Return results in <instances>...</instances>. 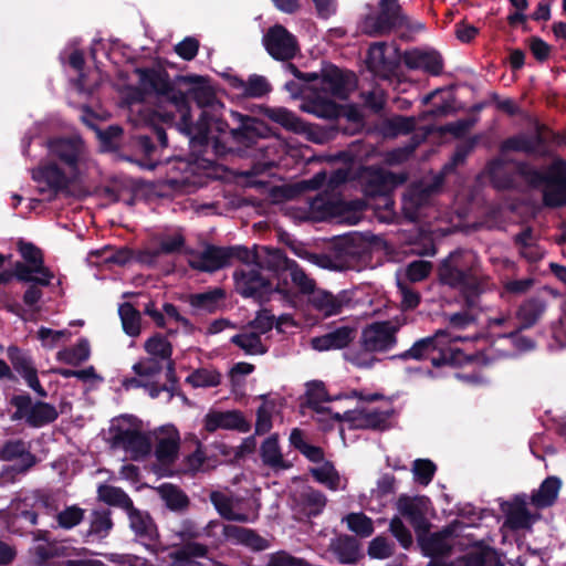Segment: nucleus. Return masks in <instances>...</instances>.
Wrapping results in <instances>:
<instances>
[{
    "mask_svg": "<svg viewBox=\"0 0 566 566\" xmlns=\"http://www.w3.org/2000/svg\"><path fill=\"white\" fill-rule=\"evenodd\" d=\"M139 87L133 90L132 99L144 101V95H155L159 102L167 103L172 109H155L150 115L148 133L136 134L132 137V146L143 155L139 166L154 170L160 164L159 149L168 146L166 129L157 122L171 125L175 123V112L179 113L178 127L185 135L191 130V107L187 101L182 84L200 81L201 75H177L174 80L164 67H136Z\"/></svg>",
    "mask_w": 566,
    "mask_h": 566,
    "instance_id": "1",
    "label": "nucleus"
},
{
    "mask_svg": "<svg viewBox=\"0 0 566 566\" xmlns=\"http://www.w3.org/2000/svg\"><path fill=\"white\" fill-rule=\"evenodd\" d=\"M230 120L201 111L186 135L192 163L202 168L211 167L216 159L224 158L242 147L251 148L270 136V127L258 117L231 111Z\"/></svg>",
    "mask_w": 566,
    "mask_h": 566,
    "instance_id": "2",
    "label": "nucleus"
},
{
    "mask_svg": "<svg viewBox=\"0 0 566 566\" xmlns=\"http://www.w3.org/2000/svg\"><path fill=\"white\" fill-rule=\"evenodd\" d=\"M437 274L442 285L458 291L464 311L450 315L454 328H464L474 322L470 313L481 308V297L494 287L492 277L484 273L479 256L467 249H457L440 261Z\"/></svg>",
    "mask_w": 566,
    "mask_h": 566,
    "instance_id": "3",
    "label": "nucleus"
},
{
    "mask_svg": "<svg viewBox=\"0 0 566 566\" xmlns=\"http://www.w3.org/2000/svg\"><path fill=\"white\" fill-rule=\"evenodd\" d=\"M516 174L533 189L542 186V201L544 207L549 209L563 208L566 206V160L559 156L555 157L544 170H541L527 161H514Z\"/></svg>",
    "mask_w": 566,
    "mask_h": 566,
    "instance_id": "4",
    "label": "nucleus"
},
{
    "mask_svg": "<svg viewBox=\"0 0 566 566\" xmlns=\"http://www.w3.org/2000/svg\"><path fill=\"white\" fill-rule=\"evenodd\" d=\"M398 327L390 321L367 324L360 333L359 347L348 348L344 359L358 368H371L379 361L375 354L391 350L397 345Z\"/></svg>",
    "mask_w": 566,
    "mask_h": 566,
    "instance_id": "5",
    "label": "nucleus"
},
{
    "mask_svg": "<svg viewBox=\"0 0 566 566\" xmlns=\"http://www.w3.org/2000/svg\"><path fill=\"white\" fill-rule=\"evenodd\" d=\"M234 290L243 298H251L260 305L270 302L274 293H279L283 298L291 297V291L287 283H277L275 286L272 281L263 276L255 268L237 269L233 272Z\"/></svg>",
    "mask_w": 566,
    "mask_h": 566,
    "instance_id": "6",
    "label": "nucleus"
},
{
    "mask_svg": "<svg viewBox=\"0 0 566 566\" xmlns=\"http://www.w3.org/2000/svg\"><path fill=\"white\" fill-rule=\"evenodd\" d=\"M406 13L399 0H379L378 11L367 14L361 22V31L369 36H386L401 29Z\"/></svg>",
    "mask_w": 566,
    "mask_h": 566,
    "instance_id": "7",
    "label": "nucleus"
},
{
    "mask_svg": "<svg viewBox=\"0 0 566 566\" xmlns=\"http://www.w3.org/2000/svg\"><path fill=\"white\" fill-rule=\"evenodd\" d=\"M19 252L24 262H15V279L20 282L34 281L46 287L54 277L53 272L44 265L43 253L32 242L20 241Z\"/></svg>",
    "mask_w": 566,
    "mask_h": 566,
    "instance_id": "8",
    "label": "nucleus"
},
{
    "mask_svg": "<svg viewBox=\"0 0 566 566\" xmlns=\"http://www.w3.org/2000/svg\"><path fill=\"white\" fill-rule=\"evenodd\" d=\"M46 147L52 161L63 166L73 176L78 172L86 154L85 143L81 136H54L48 139Z\"/></svg>",
    "mask_w": 566,
    "mask_h": 566,
    "instance_id": "9",
    "label": "nucleus"
},
{
    "mask_svg": "<svg viewBox=\"0 0 566 566\" xmlns=\"http://www.w3.org/2000/svg\"><path fill=\"white\" fill-rule=\"evenodd\" d=\"M10 405L15 408L11 419L13 421L24 419L31 428H42L59 418L55 406L42 400L33 403L31 396L27 392L12 396Z\"/></svg>",
    "mask_w": 566,
    "mask_h": 566,
    "instance_id": "10",
    "label": "nucleus"
},
{
    "mask_svg": "<svg viewBox=\"0 0 566 566\" xmlns=\"http://www.w3.org/2000/svg\"><path fill=\"white\" fill-rule=\"evenodd\" d=\"M31 178L38 184L36 190L42 196L41 200L48 202L54 201L71 185L65 170L52 160L31 169Z\"/></svg>",
    "mask_w": 566,
    "mask_h": 566,
    "instance_id": "11",
    "label": "nucleus"
},
{
    "mask_svg": "<svg viewBox=\"0 0 566 566\" xmlns=\"http://www.w3.org/2000/svg\"><path fill=\"white\" fill-rule=\"evenodd\" d=\"M367 247L358 233L336 238L329 250L328 262L338 270L355 268L365 256Z\"/></svg>",
    "mask_w": 566,
    "mask_h": 566,
    "instance_id": "12",
    "label": "nucleus"
},
{
    "mask_svg": "<svg viewBox=\"0 0 566 566\" xmlns=\"http://www.w3.org/2000/svg\"><path fill=\"white\" fill-rule=\"evenodd\" d=\"M222 527L224 541H230L237 545H243L253 552H262L269 547V542L254 530L238 526L233 524H221L219 521H210L205 527V534L208 537H214V528Z\"/></svg>",
    "mask_w": 566,
    "mask_h": 566,
    "instance_id": "13",
    "label": "nucleus"
},
{
    "mask_svg": "<svg viewBox=\"0 0 566 566\" xmlns=\"http://www.w3.org/2000/svg\"><path fill=\"white\" fill-rule=\"evenodd\" d=\"M403 177L398 176L391 171L382 169L374 170L369 174L363 186L364 195L368 199H381L384 207L388 208L389 206L394 205L391 193L397 188V186L403 182Z\"/></svg>",
    "mask_w": 566,
    "mask_h": 566,
    "instance_id": "14",
    "label": "nucleus"
},
{
    "mask_svg": "<svg viewBox=\"0 0 566 566\" xmlns=\"http://www.w3.org/2000/svg\"><path fill=\"white\" fill-rule=\"evenodd\" d=\"M266 52L277 61H289L297 52L295 36L281 24L271 27L263 36Z\"/></svg>",
    "mask_w": 566,
    "mask_h": 566,
    "instance_id": "15",
    "label": "nucleus"
},
{
    "mask_svg": "<svg viewBox=\"0 0 566 566\" xmlns=\"http://www.w3.org/2000/svg\"><path fill=\"white\" fill-rule=\"evenodd\" d=\"M431 501L426 495L409 496L401 494L397 501V510L406 517L415 532H429L430 522L427 518Z\"/></svg>",
    "mask_w": 566,
    "mask_h": 566,
    "instance_id": "16",
    "label": "nucleus"
},
{
    "mask_svg": "<svg viewBox=\"0 0 566 566\" xmlns=\"http://www.w3.org/2000/svg\"><path fill=\"white\" fill-rule=\"evenodd\" d=\"M0 459L2 461L19 460L18 463L7 467L6 474H24L36 463V457L31 453L30 446L22 439L6 441L0 447Z\"/></svg>",
    "mask_w": 566,
    "mask_h": 566,
    "instance_id": "17",
    "label": "nucleus"
},
{
    "mask_svg": "<svg viewBox=\"0 0 566 566\" xmlns=\"http://www.w3.org/2000/svg\"><path fill=\"white\" fill-rule=\"evenodd\" d=\"M394 410L356 409L344 412L349 429L386 431L390 428L389 419Z\"/></svg>",
    "mask_w": 566,
    "mask_h": 566,
    "instance_id": "18",
    "label": "nucleus"
},
{
    "mask_svg": "<svg viewBox=\"0 0 566 566\" xmlns=\"http://www.w3.org/2000/svg\"><path fill=\"white\" fill-rule=\"evenodd\" d=\"M401 59L408 70H421L432 76H439L443 72V57L436 50L413 48L406 50Z\"/></svg>",
    "mask_w": 566,
    "mask_h": 566,
    "instance_id": "19",
    "label": "nucleus"
},
{
    "mask_svg": "<svg viewBox=\"0 0 566 566\" xmlns=\"http://www.w3.org/2000/svg\"><path fill=\"white\" fill-rule=\"evenodd\" d=\"M547 300L534 295L525 298L516 308L515 317L518 322L517 332L535 326L547 311Z\"/></svg>",
    "mask_w": 566,
    "mask_h": 566,
    "instance_id": "20",
    "label": "nucleus"
},
{
    "mask_svg": "<svg viewBox=\"0 0 566 566\" xmlns=\"http://www.w3.org/2000/svg\"><path fill=\"white\" fill-rule=\"evenodd\" d=\"M114 444L122 446L132 459L139 460L151 451V441L145 433L134 429H119L113 438Z\"/></svg>",
    "mask_w": 566,
    "mask_h": 566,
    "instance_id": "21",
    "label": "nucleus"
},
{
    "mask_svg": "<svg viewBox=\"0 0 566 566\" xmlns=\"http://www.w3.org/2000/svg\"><path fill=\"white\" fill-rule=\"evenodd\" d=\"M418 545L421 553L430 558L448 557L452 553V545L448 542L451 534L449 530L439 531L436 533L417 532Z\"/></svg>",
    "mask_w": 566,
    "mask_h": 566,
    "instance_id": "22",
    "label": "nucleus"
},
{
    "mask_svg": "<svg viewBox=\"0 0 566 566\" xmlns=\"http://www.w3.org/2000/svg\"><path fill=\"white\" fill-rule=\"evenodd\" d=\"M126 513L130 530L147 547L154 545L159 539L157 525L148 512L136 509L133 505V509H129Z\"/></svg>",
    "mask_w": 566,
    "mask_h": 566,
    "instance_id": "23",
    "label": "nucleus"
},
{
    "mask_svg": "<svg viewBox=\"0 0 566 566\" xmlns=\"http://www.w3.org/2000/svg\"><path fill=\"white\" fill-rule=\"evenodd\" d=\"M357 329L355 327L344 325L328 332L324 335L313 337L311 346L317 352H327L335 349H344L356 338Z\"/></svg>",
    "mask_w": 566,
    "mask_h": 566,
    "instance_id": "24",
    "label": "nucleus"
},
{
    "mask_svg": "<svg viewBox=\"0 0 566 566\" xmlns=\"http://www.w3.org/2000/svg\"><path fill=\"white\" fill-rule=\"evenodd\" d=\"M310 304L324 316L337 315L343 307L350 302L347 291H340L338 294L319 289H314L308 297Z\"/></svg>",
    "mask_w": 566,
    "mask_h": 566,
    "instance_id": "25",
    "label": "nucleus"
},
{
    "mask_svg": "<svg viewBox=\"0 0 566 566\" xmlns=\"http://www.w3.org/2000/svg\"><path fill=\"white\" fill-rule=\"evenodd\" d=\"M354 77L353 72H345L334 64H326L322 67L321 80L324 88L333 96L346 99L350 90L348 88L349 80Z\"/></svg>",
    "mask_w": 566,
    "mask_h": 566,
    "instance_id": "26",
    "label": "nucleus"
},
{
    "mask_svg": "<svg viewBox=\"0 0 566 566\" xmlns=\"http://www.w3.org/2000/svg\"><path fill=\"white\" fill-rule=\"evenodd\" d=\"M292 260L280 249L262 247L261 252L258 251L256 255H254V265L260 272L261 270H266L281 277L286 272Z\"/></svg>",
    "mask_w": 566,
    "mask_h": 566,
    "instance_id": "27",
    "label": "nucleus"
},
{
    "mask_svg": "<svg viewBox=\"0 0 566 566\" xmlns=\"http://www.w3.org/2000/svg\"><path fill=\"white\" fill-rule=\"evenodd\" d=\"M263 114L266 118L289 132L294 134H311V126L286 107H265Z\"/></svg>",
    "mask_w": 566,
    "mask_h": 566,
    "instance_id": "28",
    "label": "nucleus"
},
{
    "mask_svg": "<svg viewBox=\"0 0 566 566\" xmlns=\"http://www.w3.org/2000/svg\"><path fill=\"white\" fill-rule=\"evenodd\" d=\"M448 336V333L443 329H439L432 336L423 337L413 343V345L397 355H392L390 359H399V360H423L429 358V356L438 349L439 339Z\"/></svg>",
    "mask_w": 566,
    "mask_h": 566,
    "instance_id": "29",
    "label": "nucleus"
},
{
    "mask_svg": "<svg viewBox=\"0 0 566 566\" xmlns=\"http://www.w3.org/2000/svg\"><path fill=\"white\" fill-rule=\"evenodd\" d=\"M259 453L262 464L273 471L287 470L292 467L283 457L277 433H272L262 441Z\"/></svg>",
    "mask_w": 566,
    "mask_h": 566,
    "instance_id": "30",
    "label": "nucleus"
},
{
    "mask_svg": "<svg viewBox=\"0 0 566 566\" xmlns=\"http://www.w3.org/2000/svg\"><path fill=\"white\" fill-rule=\"evenodd\" d=\"M502 511L506 515V524L512 530L530 528L535 521L522 496H515L512 502H505Z\"/></svg>",
    "mask_w": 566,
    "mask_h": 566,
    "instance_id": "31",
    "label": "nucleus"
},
{
    "mask_svg": "<svg viewBox=\"0 0 566 566\" xmlns=\"http://www.w3.org/2000/svg\"><path fill=\"white\" fill-rule=\"evenodd\" d=\"M227 81L232 88L241 91L243 96L251 98H261L272 90L269 81L258 74L250 75L248 81L237 75H227Z\"/></svg>",
    "mask_w": 566,
    "mask_h": 566,
    "instance_id": "32",
    "label": "nucleus"
},
{
    "mask_svg": "<svg viewBox=\"0 0 566 566\" xmlns=\"http://www.w3.org/2000/svg\"><path fill=\"white\" fill-rule=\"evenodd\" d=\"M227 297L222 287H213L206 292L192 293L187 296L189 305L200 312L214 314L221 308V304Z\"/></svg>",
    "mask_w": 566,
    "mask_h": 566,
    "instance_id": "33",
    "label": "nucleus"
},
{
    "mask_svg": "<svg viewBox=\"0 0 566 566\" xmlns=\"http://www.w3.org/2000/svg\"><path fill=\"white\" fill-rule=\"evenodd\" d=\"M207 554V545L198 542H187L171 551L168 557L171 559L170 566H202L201 563L193 560V558L206 557Z\"/></svg>",
    "mask_w": 566,
    "mask_h": 566,
    "instance_id": "34",
    "label": "nucleus"
},
{
    "mask_svg": "<svg viewBox=\"0 0 566 566\" xmlns=\"http://www.w3.org/2000/svg\"><path fill=\"white\" fill-rule=\"evenodd\" d=\"M193 269L202 272H214L229 265L226 247L208 244L199 256V261L191 264Z\"/></svg>",
    "mask_w": 566,
    "mask_h": 566,
    "instance_id": "35",
    "label": "nucleus"
},
{
    "mask_svg": "<svg viewBox=\"0 0 566 566\" xmlns=\"http://www.w3.org/2000/svg\"><path fill=\"white\" fill-rule=\"evenodd\" d=\"M386 42H375L370 44L367 55L368 67L376 73L384 74L385 76L392 74L399 65L397 60L386 56Z\"/></svg>",
    "mask_w": 566,
    "mask_h": 566,
    "instance_id": "36",
    "label": "nucleus"
},
{
    "mask_svg": "<svg viewBox=\"0 0 566 566\" xmlns=\"http://www.w3.org/2000/svg\"><path fill=\"white\" fill-rule=\"evenodd\" d=\"M562 488V480L558 476H547L539 485L538 490L532 493L531 503L536 509H546L553 506L558 497Z\"/></svg>",
    "mask_w": 566,
    "mask_h": 566,
    "instance_id": "37",
    "label": "nucleus"
},
{
    "mask_svg": "<svg viewBox=\"0 0 566 566\" xmlns=\"http://www.w3.org/2000/svg\"><path fill=\"white\" fill-rule=\"evenodd\" d=\"M301 108L308 114L324 119H336L342 112V106L336 102L318 95L305 101Z\"/></svg>",
    "mask_w": 566,
    "mask_h": 566,
    "instance_id": "38",
    "label": "nucleus"
},
{
    "mask_svg": "<svg viewBox=\"0 0 566 566\" xmlns=\"http://www.w3.org/2000/svg\"><path fill=\"white\" fill-rule=\"evenodd\" d=\"M114 526L112 512L108 509L93 510L90 514V528L85 537L103 539L108 536Z\"/></svg>",
    "mask_w": 566,
    "mask_h": 566,
    "instance_id": "39",
    "label": "nucleus"
},
{
    "mask_svg": "<svg viewBox=\"0 0 566 566\" xmlns=\"http://www.w3.org/2000/svg\"><path fill=\"white\" fill-rule=\"evenodd\" d=\"M333 552L340 564L354 565L360 557V545L356 537L342 535L333 544Z\"/></svg>",
    "mask_w": 566,
    "mask_h": 566,
    "instance_id": "40",
    "label": "nucleus"
},
{
    "mask_svg": "<svg viewBox=\"0 0 566 566\" xmlns=\"http://www.w3.org/2000/svg\"><path fill=\"white\" fill-rule=\"evenodd\" d=\"M97 499L109 506L119 507L125 512L133 509L134 505L129 495L122 488L109 484L98 485Z\"/></svg>",
    "mask_w": 566,
    "mask_h": 566,
    "instance_id": "41",
    "label": "nucleus"
},
{
    "mask_svg": "<svg viewBox=\"0 0 566 566\" xmlns=\"http://www.w3.org/2000/svg\"><path fill=\"white\" fill-rule=\"evenodd\" d=\"M458 566H503L496 549L482 546L458 560Z\"/></svg>",
    "mask_w": 566,
    "mask_h": 566,
    "instance_id": "42",
    "label": "nucleus"
},
{
    "mask_svg": "<svg viewBox=\"0 0 566 566\" xmlns=\"http://www.w3.org/2000/svg\"><path fill=\"white\" fill-rule=\"evenodd\" d=\"M202 80L191 83L182 84V90L186 93L187 101L193 99L199 107L209 106L213 103L216 95L213 90L207 85V78L201 76ZM190 104V102H188Z\"/></svg>",
    "mask_w": 566,
    "mask_h": 566,
    "instance_id": "43",
    "label": "nucleus"
},
{
    "mask_svg": "<svg viewBox=\"0 0 566 566\" xmlns=\"http://www.w3.org/2000/svg\"><path fill=\"white\" fill-rule=\"evenodd\" d=\"M91 356V347L87 338H80L74 346L65 347L57 352L56 360L67 365L78 366Z\"/></svg>",
    "mask_w": 566,
    "mask_h": 566,
    "instance_id": "44",
    "label": "nucleus"
},
{
    "mask_svg": "<svg viewBox=\"0 0 566 566\" xmlns=\"http://www.w3.org/2000/svg\"><path fill=\"white\" fill-rule=\"evenodd\" d=\"M300 503L303 513L307 517H316L323 513L327 504V497L322 491L308 488L301 493Z\"/></svg>",
    "mask_w": 566,
    "mask_h": 566,
    "instance_id": "45",
    "label": "nucleus"
},
{
    "mask_svg": "<svg viewBox=\"0 0 566 566\" xmlns=\"http://www.w3.org/2000/svg\"><path fill=\"white\" fill-rule=\"evenodd\" d=\"M84 123L96 133L103 151H115L118 149V143L124 133L119 125H109L107 128L101 129L92 122L84 119Z\"/></svg>",
    "mask_w": 566,
    "mask_h": 566,
    "instance_id": "46",
    "label": "nucleus"
},
{
    "mask_svg": "<svg viewBox=\"0 0 566 566\" xmlns=\"http://www.w3.org/2000/svg\"><path fill=\"white\" fill-rule=\"evenodd\" d=\"M557 137V134L552 129L547 128L545 125L537 124L535 127V134L528 136L533 148H535L533 156L542 158L549 157L552 155L549 144L555 143Z\"/></svg>",
    "mask_w": 566,
    "mask_h": 566,
    "instance_id": "47",
    "label": "nucleus"
},
{
    "mask_svg": "<svg viewBox=\"0 0 566 566\" xmlns=\"http://www.w3.org/2000/svg\"><path fill=\"white\" fill-rule=\"evenodd\" d=\"M505 161L502 158H494L488 163V172L493 186L499 190H511L515 187L514 178L505 172Z\"/></svg>",
    "mask_w": 566,
    "mask_h": 566,
    "instance_id": "48",
    "label": "nucleus"
},
{
    "mask_svg": "<svg viewBox=\"0 0 566 566\" xmlns=\"http://www.w3.org/2000/svg\"><path fill=\"white\" fill-rule=\"evenodd\" d=\"M118 314L122 321L123 331L130 337L140 334V312L132 303L125 302L119 305Z\"/></svg>",
    "mask_w": 566,
    "mask_h": 566,
    "instance_id": "49",
    "label": "nucleus"
},
{
    "mask_svg": "<svg viewBox=\"0 0 566 566\" xmlns=\"http://www.w3.org/2000/svg\"><path fill=\"white\" fill-rule=\"evenodd\" d=\"M180 439L178 433L158 440L155 455L160 463L171 464L178 458Z\"/></svg>",
    "mask_w": 566,
    "mask_h": 566,
    "instance_id": "50",
    "label": "nucleus"
},
{
    "mask_svg": "<svg viewBox=\"0 0 566 566\" xmlns=\"http://www.w3.org/2000/svg\"><path fill=\"white\" fill-rule=\"evenodd\" d=\"M159 494L166 506L171 511H184L189 505V499L178 486L165 483L159 488Z\"/></svg>",
    "mask_w": 566,
    "mask_h": 566,
    "instance_id": "51",
    "label": "nucleus"
},
{
    "mask_svg": "<svg viewBox=\"0 0 566 566\" xmlns=\"http://www.w3.org/2000/svg\"><path fill=\"white\" fill-rule=\"evenodd\" d=\"M144 349L150 357H156L163 363L170 359L172 355V345L167 337L160 333H156L149 337L144 344Z\"/></svg>",
    "mask_w": 566,
    "mask_h": 566,
    "instance_id": "52",
    "label": "nucleus"
},
{
    "mask_svg": "<svg viewBox=\"0 0 566 566\" xmlns=\"http://www.w3.org/2000/svg\"><path fill=\"white\" fill-rule=\"evenodd\" d=\"M416 120L413 117L396 115L382 124V134L385 137L394 138L399 135H407L413 132Z\"/></svg>",
    "mask_w": 566,
    "mask_h": 566,
    "instance_id": "53",
    "label": "nucleus"
},
{
    "mask_svg": "<svg viewBox=\"0 0 566 566\" xmlns=\"http://www.w3.org/2000/svg\"><path fill=\"white\" fill-rule=\"evenodd\" d=\"M230 342L243 349L248 355H263L268 350L258 333L235 334L231 337Z\"/></svg>",
    "mask_w": 566,
    "mask_h": 566,
    "instance_id": "54",
    "label": "nucleus"
},
{
    "mask_svg": "<svg viewBox=\"0 0 566 566\" xmlns=\"http://www.w3.org/2000/svg\"><path fill=\"white\" fill-rule=\"evenodd\" d=\"M344 520L348 530L359 537H369L375 531L373 520L363 512L349 513Z\"/></svg>",
    "mask_w": 566,
    "mask_h": 566,
    "instance_id": "55",
    "label": "nucleus"
},
{
    "mask_svg": "<svg viewBox=\"0 0 566 566\" xmlns=\"http://www.w3.org/2000/svg\"><path fill=\"white\" fill-rule=\"evenodd\" d=\"M186 382L193 388L217 387L221 382V375L217 370L199 368L186 378Z\"/></svg>",
    "mask_w": 566,
    "mask_h": 566,
    "instance_id": "56",
    "label": "nucleus"
},
{
    "mask_svg": "<svg viewBox=\"0 0 566 566\" xmlns=\"http://www.w3.org/2000/svg\"><path fill=\"white\" fill-rule=\"evenodd\" d=\"M310 472L317 482L325 484L329 490H338L340 478L333 463L327 461L319 468H312Z\"/></svg>",
    "mask_w": 566,
    "mask_h": 566,
    "instance_id": "57",
    "label": "nucleus"
},
{
    "mask_svg": "<svg viewBox=\"0 0 566 566\" xmlns=\"http://www.w3.org/2000/svg\"><path fill=\"white\" fill-rule=\"evenodd\" d=\"M515 151L524 153L528 156H533L535 148H533L531 139L526 134H517L504 139L500 145V153L502 155Z\"/></svg>",
    "mask_w": 566,
    "mask_h": 566,
    "instance_id": "58",
    "label": "nucleus"
},
{
    "mask_svg": "<svg viewBox=\"0 0 566 566\" xmlns=\"http://www.w3.org/2000/svg\"><path fill=\"white\" fill-rule=\"evenodd\" d=\"M478 144V137H470L455 146L454 153L449 163L443 167L446 172L453 171L458 166L463 165L468 156L473 151Z\"/></svg>",
    "mask_w": 566,
    "mask_h": 566,
    "instance_id": "59",
    "label": "nucleus"
},
{
    "mask_svg": "<svg viewBox=\"0 0 566 566\" xmlns=\"http://www.w3.org/2000/svg\"><path fill=\"white\" fill-rule=\"evenodd\" d=\"M7 356L13 369L22 377L33 368H35L33 360L29 354L20 349L18 346H9Z\"/></svg>",
    "mask_w": 566,
    "mask_h": 566,
    "instance_id": "60",
    "label": "nucleus"
},
{
    "mask_svg": "<svg viewBox=\"0 0 566 566\" xmlns=\"http://www.w3.org/2000/svg\"><path fill=\"white\" fill-rule=\"evenodd\" d=\"M286 272L290 273L293 284L298 289L301 293L310 295L315 289V281L308 277V275L295 260L290 262Z\"/></svg>",
    "mask_w": 566,
    "mask_h": 566,
    "instance_id": "61",
    "label": "nucleus"
},
{
    "mask_svg": "<svg viewBox=\"0 0 566 566\" xmlns=\"http://www.w3.org/2000/svg\"><path fill=\"white\" fill-rule=\"evenodd\" d=\"M307 402L308 406L317 411V412H325L327 411V408L319 407V402L322 401H331V398L327 394V390L325 388V385L323 381L319 380H313L307 384Z\"/></svg>",
    "mask_w": 566,
    "mask_h": 566,
    "instance_id": "62",
    "label": "nucleus"
},
{
    "mask_svg": "<svg viewBox=\"0 0 566 566\" xmlns=\"http://www.w3.org/2000/svg\"><path fill=\"white\" fill-rule=\"evenodd\" d=\"M437 471V465L429 459H417L413 461L412 472L415 481L421 485H428Z\"/></svg>",
    "mask_w": 566,
    "mask_h": 566,
    "instance_id": "63",
    "label": "nucleus"
},
{
    "mask_svg": "<svg viewBox=\"0 0 566 566\" xmlns=\"http://www.w3.org/2000/svg\"><path fill=\"white\" fill-rule=\"evenodd\" d=\"M85 516V510L77 505L65 507L56 515V521L60 527L71 530L78 525Z\"/></svg>",
    "mask_w": 566,
    "mask_h": 566,
    "instance_id": "64",
    "label": "nucleus"
}]
</instances>
